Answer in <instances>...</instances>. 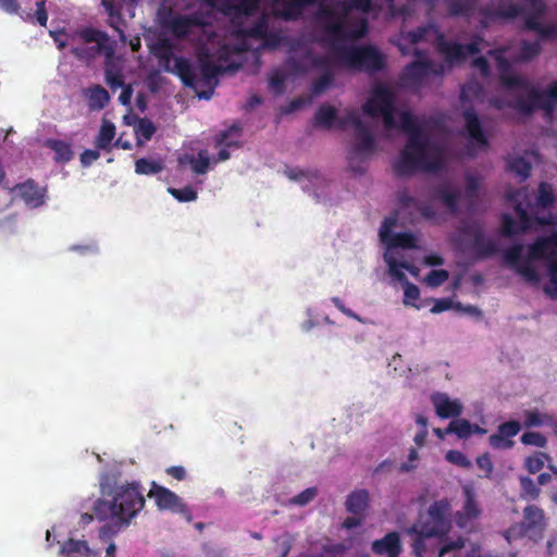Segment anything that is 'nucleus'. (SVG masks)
<instances>
[{
	"instance_id": "1",
	"label": "nucleus",
	"mask_w": 557,
	"mask_h": 557,
	"mask_svg": "<svg viewBox=\"0 0 557 557\" xmlns=\"http://www.w3.org/2000/svg\"><path fill=\"white\" fill-rule=\"evenodd\" d=\"M399 128L407 135V141L393 163L397 176L407 177L418 172L436 173L444 169V146L431 140L412 113L405 111L400 114Z\"/></svg>"
},
{
	"instance_id": "2",
	"label": "nucleus",
	"mask_w": 557,
	"mask_h": 557,
	"mask_svg": "<svg viewBox=\"0 0 557 557\" xmlns=\"http://www.w3.org/2000/svg\"><path fill=\"white\" fill-rule=\"evenodd\" d=\"M120 473L106 472L99 484L102 497L92 506L95 517L107 521L110 517H121L124 522H131L145 506V497L137 482L119 484Z\"/></svg>"
},
{
	"instance_id": "3",
	"label": "nucleus",
	"mask_w": 557,
	"mask_h": 557,
	"mask_svg": "<svg viewBox=\"0 0 557 557\" xmlns=\"http://www.w3.org/2000/svg\"><path fill=\"white\" fill-rule=\"evenodd\" d=\"M505 53V48L488 51V54L497 62L502 84L510 89L516 88L528 91L525 96L518 97L511 107L524 115H531L536 110H542L545 119H552L557 106V81L550 83L546 90H540L531 86L525 78L508 73L510 64Z\"/></svg>"
},
{
	"instance_id": "4",
	"label": "nucleus",
	"mask_w": 557,
	"mask_h": 557,
	"mask_svg": "<svg viewBox=\"0 0 557 557\" xmlns=\"http://www.w3.org/2000/svg\"><path fill=\"white\" fill-rule=\"evenodd\" d=\"M160 60L164 71L177 75L185 86L191 88H196L198 85L209 87V91L199 94V98L207 100L211 98L213 89L218 85V76L227 70L215 64L208 50L200 51L198 55L199 76L190 61L184 57H174L170 47L160 55Z\"/></svg>"
},
{
	"instance_id": "5",
	"label": "nucleus",
	"mask_w": 557,
	"mask_h": 557,
	"mask_svg": "<svg viewBox=\"0 0 557 557\" xmlns=\"http://www.w3.org/2000/svg\"><path fill=\"white\" fill-rule=\"evenodd\" d=\"M407 533L412 537V553L416 557H446L450 552L458 553L466 545L463 537L447 541L445 534H431L417 525L409 528Z\"/></svg>"
},
{
	"instance_id": "6",
	"label": "nucleus",
	"mask_w": 557,
	"mask_h": 557,
	"mask_svg": "<svg viewBox=\"0 0 557 557\" xmlns=\"http://www.w3.org/2000/svg\"><path fill=\"white\" fill-rule=\"evenodd\" d=\"M337 60L346 67L373 74L384 70L385 55L374 46H350L333 48Z\"/></svg>"
},
{
	"instance_id": "7",
	"label": "nucleus",
	"mask_w": 557,
	"mask_h": 557,
	"mask_svg": "<svg viewBox=\"0 0 557 557\" xmlns=\"http://www.w3.org/2000/svg\"><path fill=\"white\" fill-rule=\"evenodd\" d=\"M547 525L545 511L536 505H528L523 509L522 520L512 524L504 535L508 542L520 537L539 542L544 537Z\"/></svg>"
},
{
	"instance_id": "8",
	"label": "nucleus",
	"mask_w": 557,
	"mask_h": 557,
	"mask_svg": "<svg viewBox=\"0 0 557 557\" xmlns=\"http://www.w3.org/2000/svg\"><path fill=\"white\" fill-rule=\"evenodd\" d=\"M530 259H543L546 262L549 283L545 285L544 292L552 298H557V231L548 236L537 237L529 246Z\"/></svg>"
},
{
	"instance_id": "9",
	"label": "nucleus",
	"mask_w": 557,
	"mask_h": 557,
	"mask_svg": "<svg viewBox=\"0 0 557 557\" xmlns=\"http://www.w3.org/2000/svg\"><path fill=\"white\" fill-rule=\"evenodd\" d=\"M396 98L392 89L385 85L376 86L371 97L362 106L364 114L371 117L383 119L384 126L388 129L397 127L395 120Z\"/></svg>"
},
{
	"instance_id": "10",
	"label": "nucleus",
	"mask_w": 557,
	"mask_h": 557,
	"mask_svg": "<svg viewBox=\"0 0 557 557\" xmlns=\"http://www.w3.org/2000/svg\"><path fill=\"white\" fill-rule=\"evenodd\" d=\"M330 64V57L315 54L311 48L305 47L299 41L290 47L285 61L286 69L292 75H305L312 70L327 69Z\"/></svg>"
},
{
	"instance_id": "11",
	"label": "nucleus",
	"mask_w": 557,
	"mask_h": 557,
	"mask_svg": "<svg viewBox=\"0 0 557 557\" xmlns=\"http://www.w3.org/2000/svg\"><path fill=\"white\" fill-rule=\"evenodd\" d=\"M525 196L527 191L524 189H519L507 194V199L511 202H515V212L520 219V224H518L511 215L507 213L503 214L502 234L504 236L511 237L513 235L525 232L532 226L534 219L528 213L522 202L519 200L521 197ZM535 221L540 225H548L553 223L550 219L544 218H535Z\"/></svg>"
},
{
	"instance_id": "12",
	"label": "nucleus",
	"mask_w": 557,
	"mask_h": 557,
	"mask_svg": "<svg viewBox=\"0 0 557 557\" xmlns=\"http://www.w3.org/2000/svg\"><path fill=\"white\" fill-rule=\"evenodd\" d=\"M161 26L176 39H186L195 34L196 29L207 25L205 16L200 12L181 14L169 9L160 16Z\"/></svg>"
},
{
	"instance_id": "13",
	"label": "nucleus",
	"mask_w": 557,
	"mask_h": 557,
	"mask_svg": "<svg viewBox=\"0 0 557 557\" xmlns=\"http://www.w3.org/2000/svg\"><path fill=\"white\" fill-rule=\"evenodd\" d=\"M355 137L356 143L352 145L348 154V166L354 173L363 174L366 170L361 163L375 152L376 141L367 124H363L355 132Z\"/></svg>"
},
{
	"instance_id": "14",
	"label": "nucleus",
	"mask_w": 557,
	"mask_h": 557,
	"mask_svg": "<svg viewBox=\"0 0 557 557\" xmlns=\"http://www.w3.org/2000/svg\"><path fill=\"white\" fill-rule=\"evenodd\" d=\"M482 41V37L475 36L471 42L461 45L456 41L447 40L444 34L438 33L435 47L437 52L445 58V61L453 64L466 60L469 55L480 53V44Z\"/></svg>"
},
{
	"instance_id": "15",
	"label": "nucleus",
	"mask_w": 557,
	"mask_h": 557,
	"mask_svg": "<svg viewBox=\"0 0 557 557\" xmlns=\"http://www.w3.org/2000/svg\"><path fill=\"white\" fill-rule=\"evenodd\" d=\"M450 504L447 499L434 502L428 509L424 519H421L418 529L431 534H447L450 529Z\"/></svg>"
},
{
	"instance_id": "16",
	"label": "nucleus",
	"mask_w": 557,
	"mask_h": 557,
	"mask_svg": "<svg viewBox=\"0 0 557 557\" xmlns=\"http://www.w3.org/2000/svg\"><path fill=\"white\" fill-rule=\"evenodd\" d=\"M530 14L525 16L523 30L534 32L541 40L557 38V24H543L541 18L546 14L547 5L544 0H528Z\"/></svg>"
},
{
	"instance_id": "17",
	"label": "nucleus",
	"mask_w": 557,
	"mask_h": 557,
	"mask_svg": "<svg viewBox=\"0 0 557 557\" xmlns=\"http://www.w3.org/2000/svg\"><path fill=\"white\" fill-rule=\"evenodd\" d=\"M532 11L528 2L524 5L515 4L511 0H494L487 3L482 10L481 14L485 22H495L497 20L513 18L519 15L525 16Z\"/></svg>"
},
{
	"instance_id": "18",
	"label": "nucleus",
	"mask_w": 557,
	"mask_h": 557,
	"mask_svg": "<svg viewBox=\"0 0 557 557\" xmlns=\"http://www.w3.org/2000/svg\"><path fill=\"white\" fill-rule=\"evenodd\" d=\"M522 251L523 246L515 244L505 250L504 260L507 265L519 273L527 282L537 284L540 282V274L531 263L534 259H530L529 256L527 259H523Z\"/></svg>"
},
{
	"instance_id": "19",
	"label": "nucleus",
	"mask_w": 557,
	"mask_h": 557,
	"mask_svg": "<svg viewBox=\"0 0 557 557\" xmlns=\"http://www.w3.org/2000/svg\"><path fill=\"white\" fill-rule=\"evenodd\" d=\"M396 216H387L383 220L379 231L380 239L388 248L414 249L418 238L410 232L393 233L396 225Z\"/></svg>"
},
{
	"instance_id": "20",
	"label": "nucleus",
	"mask_w": 557,
	"mask_h": 557,
	"mask_svg": "<svg viewBox=\"0 0 557 557\" xmlns=\"http://www.w3.org/2000/svg\"><path fill=\"white\" fill-rule=\"evenodd\" d=\"M444 66L442 64L435 65L431 60H414L405 66L400 74V81L404 85H420L424 78L433 75H442Z\"/></svg>"
},
{
	"instance_id": "21",
	"label": "nucleus",
	"mask_w": 557,
	"mask_h": 557,
	"mask_svg": "<svg viewBox=\"0 0 557 557\" xmlns=\"http://www.w3.org/2000/svg\"><path fill=\"white\" fill-rule=\"evenodd\" d=\"M148 497L154 499L156 505L160 510H170L176 513L188 512L187 506L178 495L156 482L151 483Z\"/></svg>"
},
{
	"instance_id": "22",
	"label": "nucleus",
	"mask_w": 557,
	"mask_h": 557,
	"mask_svg": "<svg viewBox=\"0 0 557 557\" xmlns=\"http://www.w3.org/2000/svg\"><path fill=\"white\" fill-rule=\"evenodd\" d=\"M520 430L521 424L519 421L511 420L504 422L499 424L497 431L490 436L488 443L494 449H510L515 445L512 437H515Z\"/></svg>"
},
{
	"instance_id": "23",
	"label": "nucleus",
	"mask_w": 557,
	"mask_h": 557,
	"mask_svg": "<svg viewBox=\"0 0 557 557\" xmlns=\"http://www.w3.org/2000/svg\"><path fill=\"white\" fill-rule=\"evenodd\" d=\"M240 135L242 127L237 123L231 125L227 129H224L216 135L215 146L222 148L218 152L214 162H222L230 159L231 154L228 148L239 147L238 138L240 137Z\"/></svg>"
},
{
	"instance_id": "24",
	"label": "nucleus",
	"mask_w": 557,
	"mask_h": 557,
	"mask_svg": "<svg viewBox=\"0 0 557 557\" xmlns=\"http://www.w3.org/2000/svg\"><path fill=\"white\" fill-rule=\"evenodd\" d=\"M431 401L436 414L442 419L457 418L462 412V405L458 399H450L445 393H434Z\"/></svg>"
},
{
	"instance_id": "25",
	"label": "nucleus",
	"mask_w": 557,
	"mask_h": 557,
	"mask_svg": "<svg viewBox=\"0 0 557 557\" xmlns=\"http://www.w3.org/2000/svg\"><path fill=\"white\" fill-rule=\"evenodd\" d=\"M431 197L440 200L450 213L458 212V203L461 198V191L457 187H453L448 183H442L431 190Z\"/></svg>"
},
{
	"instance_id": "26",
	"label": "nucleus",
	"mask_w": 557,
	"mask_h": 557,
	"mask_svg": "<svg viewBox=\"0 0 557 557\" xmlns=\"http://www.w3.org/2000/svg\"><path fill=\"white\" fill-rule=\"evenodd\" d=\"M372 552L379 556L399 557L403 552L399 533L388 532L384 537L372 543Z\"/></svg>"
},
{
	"instance_id": "27",
	"label": "nucleus",
	"mask_w": 557,
	"mask_h": 557,
	"mask_svg": "<svg viewBox=\"0 0 557 557\" xmlns=\"http://www.w3.org/2000/svg\"><path fill=\"white\" fill-rule=\"evenodd\" d=\"M467 133L472 141L480 148L488 146L487 137L484 135L478 113L473 108H468L462 113Z\"/></svg>"
},
{
	"instance_id": "28",
	"label": "nucleus",
	"mask_w": 557,
	"mask_h": 557,
	"mask_svg": "<svg viewBox=\"0 0 557 557\" xmlns=\"http://www.w3.org/2000/svg\"><path fill=\"white\" fill-rule=\"evenodd\" d=\"M465 504L456 515L457 523L465 527L468 522L476 519L481 515V508L475 499V493L470 486L463 487Z\"/></svg>"
},
{
	"instance_id": "29",
	"label": "nucleus",
	"mask_w": 557,
	"mask_h": 557,
	"mask_svg": "<svg viewBox=\"0 0 557 557\" xmlns=\"http://www.w3.org/2000/svg\"><path fill=\"white\" fill-rule=\"evenodd\" d=\"M76 37L86 44H97L95 47H91L92 53L90 55L100 53L104 48V44L109 39L107 33L89 26L77 29L71 37V40L74 41Z\"/></svg>"
},
{
	"instance_id": "30",
	"label": "nucleus",
	"mask_w": 557,
	"mask_h": 557,
	"mask_svg": "<svg viewBox=\"0 0 557 557\" xmlns=\"http://www.w3.org/2000/svg\"><path fill=\"white\" fill-rule=\"evenodd\" d=\"M22 199L32 208H38L45 203L46 190L38 186L33 180L16 185Z\"/></svg>"
},
{
	"instance_id": "31",
	"label": "nucleus",
	"mask_w": 557,
	"mask_h": 557,
	"mask_svg": "<svg viewBox=\"0 0 557 557\" xmlns=\"http://www.w3.org/2000/svg\"><path fill=\"white\" fill-rule=\"evenodd\" d=\"M83 95L90 111H100L110 102V95L108 90L98 84L84 89Z\"/></svg>"
},
{
	"instance_id": "32",
	"label": "nucleus",
	"mask_w": 557,
	"mask_h": 557,
	"mask_svg": "<svg viewBox=\"0 0 557 557\" xmlns=\"http://www.w3.org/2000/svg\"><path fill=\"white\" fill-rule=\"evenodd\" d=\"M259 5L260 0H240L238 3H234L233 0H222L220 11L226 15L232 13L251 15Z\"/></svg>"
},
{
	"instance_id": "33",
	"label": "nucleus",
	"mask_w": 557,
	"mask_h": 557,
	"mask_svg": "<svg viewBox=\"0 0 557 557\" xmlns=\"http://www.w3.org/2000/svg\"><path fill=\"white\" fill-rule=\"evenodd\" d=\"M346 510L355 516H364L369 507V492L367 490H356L351 492L345 503Z\"/></svg>"
},
{
	"instance_id": "34",
	"label": "nucleus",
	"mask_w": 557,
	"mask_h": 557,
	"mask_svg": "<svg viewBox=\"0 0 557 557\" xmlns=\"http://www.w3.org/2000/svg\"><path fill=\"white\" fill-rule=\"evenodd\" d=\"M59 554L63 557H90L94 556L88 543L84 540L69 539L61 547Z\"/></svg>"
},
{
	"instance_id": "35",
	"label": "nucleus",
	"mask_w": 557,
	"mask_h": 557,
	"mask_svg": "<svg viewBox=\"0 0 557 557\" xmlns=\"http://www.w3.org/2000/svg\"><path fill=\"white\" fill-rule=\"evenodd\" d=\"M101 4L109 15V25L120 35V38L124 40L125 34L121 27L123 18L120 7L113 0H101Z\"/></svg>"
},
{
	"instance_id": "36",
	"label": "nucleus",
	"mask_w": 557,
	"mask_h": 557,
	"mask_svg": "<svg viewBox=\"0 0 557 557\" xmlns=\"http://www.w3.org/2000/svg\"><path fill=\"white\" fill-rule=\"evenodd\" d=\"M115 137V125L109 120H102L99 134L95 139V146L98 149L109 151L111 149L112 140Z\"/></svg>"
},
{
	"instance_id": "37",
	"label": "nucleus",
	"mask_w": 557,
	"mask_h": 557,
	"mask_svg": "<svg viewBox=\"0 0 557 557\" xmlns=\"http://www.w3.org/2000/svg\"><path fill=\"white\" fill-rule=\"evenodd\" d=\"M45 145L47 148L54 151L55 162L66 163L73 159L74 152L69 143L60 139H47Z\"/></svg>"
},
{
	"instance_id": "38",
	"label": "nucleus",
	"mask_w": 557,
	"mask_h": 557,
	"mask_svg": "<svg viewBox=\"0 0 557 557\" xmlns=\"http://www.w3.org/2000/svg\"><path fill=\"white\" fill-rule=\"evenodd\" d=\"M109 522L104 523L98 532V536L102 542H111L121 530L127 527L131 522H124L121 517H110Z\"/></svg>"
},
{
	"instance_id": "39",
	"label": "nucleus",
	"mask_w": 557,
	"mask_h": 557,
	"mask_svg": "<svg viewBox=\"0 0 557 557\" xmlns=\"http://www.w3.org/2000/svg\"><path fill=\"white\" fill-rule=\"evenodd\" d=\"M520 492L519 497L523 500L533 502L541 495V488L537 483L530 476H519Z\"/></svg>"
},
{
	"instance_id": "40",
	"label": "nucleus",
	"mask_w": 557,
	"mask_h": 557,
	"mask_svg": "<svg viewBox=\"0 0 557 557\" xmlns=\"http://www.w3.org/2000/svg\"><path fill=\"white\" fill-rule=\"evenodd\" d=\"M335 120L336 110L329 104L320 106L314 115V124L326 129H330L334 125Z\"/></svg>"
},
{
	"instance_id": "41",
	"label": "nucleus",
	"mask_w": 557,
	"mask_h": 557,
	"mask_svg": "<svg viewBox=\"0 0 557 557\" xmlns=\"http://www.w3.org/2000/svg\"><path fill=\"white\" fill-rule=\"evenodd\" d=\"M320 70L323 71V74L319 78L313 81V83L311 84L310 90L313 96H319V95L323 94L325 90H327L333 85V82H334V75L332 72V63L330 64V66L327 69H320Z\"/></svg>"
},
{
	"instance_id": "42",
	"label": "nucleus",
	"mask_w": 557,
	"mask_h": 557,
	"mask_svg": "<svg viewBox=\"0 0 557 557\" xmlns=\"http://www.w3.org/2000/svg\"><path fill=\"white\" fill-rule=\"evenodd\" d=\"M445 433H454L458 438H468L473 434V424L466 419L453 420L445 429Z\"/></svg>"
},
{
	"instance_id": "43",
	"label": "nucleus",
	"mask_w": 557,
	"mask_h": 557,
	"mask_svg": "<svg viewBox=\"0 0 557 557\" xmlns=\"http://www.w3.org/2000/svg\"><path fill=\"white\" fill-rule=\"evenodd\" d=\"M386 262L389 267L391 273L400 282H406L408 280L406 278V275L398 270V268L407 270L413 276L419 274V269L406 261L397 262L393 258H386Z\"/></svg>"
},
{
	"instance_id": "44",
	"label": "nucleus",
	"mask_w": 557,
	"mask_h": 557,
	"mask_svg": "<svg viewBox=\"0 0 557 557\" xmlns=\"http://www.w3.org/2000/svg\"><path fill=\"white\" fill-rule=\"evenodd\" d=\"M473 249L481 258L494 256L498 251L497 244L491 238H485L484 234L473 242Z\"/></svg>"
},
{
	"instance_id": "45",
	"label": "nucleus",
	"mask_w": 557,
	"mask_h": 557,
	"mask_svg": "<svg viewBox=\"0 0 557 557\" xmlns=\"http://www.w3.org/2000/svg\"><path fill=\"white\" fill-rule=\"evenodd\" d=\"M163 165L160 161L150 160L147 158H140L135 162V171L141 175H152L160 173Z\"/></svg>"
},
{
	"instance_id": "46",
	"label": "nucleus",
	"mask_w": 557,
	"mask_h": 557,
	"mask_svg": "<svg viewBox=\"0 0 557 557\" xmlns=\"http://www.w3.org/2000/svg\"><path fill=\"white\" fill-rule=\"evenodd\" d=\"M449 16H465L468 17L473 11V3L463 0H450L447 4Z\"/></svg>"
},
{
	"instance_id": "47",
	"label": "nucleus",
	"mask_w": 557,
	"mask_h": 557,
	"mask_svg": "<svg viewBox=\"0 0 557 557\" xmlns=\"http://www.w3.org/2000/svg\"><path fill=\"white\" fill-rule=\"evenodd\" d=\"M268 30V21L261 16L252 26L242 29L240 34L248 38L262 39Z\"/></svg>"
},
{
	"instance_id": "48",
	"label": "nucleus",
	"mask_w": 557,
	"mask_h": 557,
	"mask_svg": "<svg viewBox=\"0 0 557 557\" xmlns=\"http://www.w3.org/2000/svg\"><path fill=\"white\" fill-rule=\"evenodd\" d=\"M555 196L553 187L546 183L542 182L539 186V194L536 197V206L541 208H548L554 205Z\"/></svg>"
},
{
	"instance_id": "49",
	"label": "nucleus",
	"mask_w": 557,
	"mask_h": 557,
	"mask_svg": "<svg viewBox=\"0 0 557 557\" xmlns=\"http://www.w3.org/2000/svg\"><path fill=\"white\" fill-rule=\"evenodd\" d=\"M541 41L542 40L540 38L539 40L535 41L522 40L519 60L530 61L536 55H539L542 50Z\"/></svg>"
},
{
	"instance_id": "50",
	"label": "nucleus",
	"mask_w": 557,
	"mask_h": 557,
	"mask_svg": "<svg viewBox=\"0 0 557 557\" xmlns=\"http://www.w3.org/2000/svg\"><path fill=\"white\" fill-rule=\"evenodd\" d=\"M508 168L511 172L516 173L522 181L530 176L531 164L522 157L513 158Z\"/></svg>"
},
{
	"instance_id": "51",
	"label": "nucleus",
	"mask_w": 557,
	"mask_h": 557,
	"mask_svg": "<svg viewBox=\"0 0 557 557\" xmlns=\"http://www.w3.org/2000/svg\"><path fill=\"white\" fill-rule=\"evenodd\" d=\"M335 122L338 128L345 129L350 125L355 128V132H357L364 124L355 111H349L345 116L342 117L336 116Z\"/></svg>"
},
{
	"instance_id": "52",
	"label": "nucleus",
	"mask_w": 557,
	"mask_h": 557,
	"mask_svg": "<svg viewBox=\"0 0 557 557\" xmlns=\"http://www.w3.org/2000/svg\"><path fill=\"white\" fill-rule=\"evenodd\" d=\"M169 193L181 202H188L197 199V191L191 186H185L183 188L170 187Z\"/></svg>"
},
{
	"instance_id": "53",
	"label": "nucleus",
	"mask_w": 557,
	"mask_h": 557,
	"mask_svg": "<svg viewBox=\"0 0 557 557\" xmlns=\"http://www.w3.org/2000/svg\"><path fill=\"white\" fill-rule=\"evenodd\" d=\"M459 232L463 236L472 238L473 242L484 234L483 226L479 222H462Z\"/></svg>"
},
{
	"instance_id": "54",
	"label": "nucleus",
	"mask_w": 557,
	"mask_h": 557,
	"mask_svg": "<svg viewBox=\"0 0 557 557\" xmlns=\"http://www.w3.org/2000/svg\"><path fill=\"white\" fill-rule=\"evenodd\" d=\"M318 495L317 487H308L298 495L289 499V505L293 506H306L311 503Z\"/></svg>"
},
{
	"instance_id": "55",
	"label": "nucleus",
	"mask_w": 557,
	"mask_h": 557,
	"mask_svg": "<svg viewBox=\"0 0 557 557\" xmlns=\"http://www.w3.org/2000/svg\"><path fill=\"white\" fill-rule=\"evenodd\" d=\"M449 277V273L447 270L440 269V270H432L425 277V283L430 287H438L443 285Z\"/></svg>"
},
{
	"instance_id": "56",
	"label": "nucleus",
	"mask_w": 557,
	"mask_h": 557,
	"mask_svg": "<svg viewBox=\"0 0 557 557\" xmlns=\"http://www.w3.org/2000/svg\"><path fill=\"white\" fill-rule=\"evenodd\" d=\"M446 460L463 469H470L472 467L470 459L459 450H448L446 453Z\"/></svg>"
},
{
	"instance_id": "57",
	"label": "nucleus",
	"mask_w": 557,
	"mask_h": 557,
	"mask_svg": "<svg viewBox=\"0 0 557 557\" xmlns=\"http://www.w3.org/2000/svg\"><path fill=\"white\" fill-rule=\"evenodd\" d=\"M404 283V304L406 306H414L416 308H419V306L414 305L413 301L418 300L420 297V289L417 285L410 283L409 281L403 282Z\"/></svg>"
},
{
	"instance_id": "58",
	"label": "nucleus",
	"mask_w": 557,
	"mask_h": 557,
	"mask_svg": "<svg viewBox=\"0 0 557 557\" xmlns=\"http://www.w3.org/2000/svg\"><path fill=\"white\" fill-rule=\"evenodd\" d=\"M545 457L546 455L543 453H537L534 456L528 457L524 461L525 469L532 474L540 472L544 467Z\"/></svg>"
},
{
	"instance_id": "59",
	"label": "nucleus",
	"mask_w": 557,
	"mask_h": 557,
	"mask_svg": "<svg viewBox=\"0 0 557 557\" xmlns=\"http://www.w3.org/2000/svg\"><path fill=\"white\" fill-rule=\"evenodd\" d=\"M261 40V48L273 50L277 49L282 45L284 37L277 32L268 30L265 33V37H263Z\"/></svg>"
},
{
	"instance_id": "60",
	"label": "nucleus",
	"mask_w": 557,
	"mask_h": 557,
	"mask_svg": "<svg viewBox=\"0 0 557 557\" xmlns=\"http://www.w3.org/2000/svg\"><path fill=\"white\" fill-rule=\"evenodd\" d=\"M136 133L138 137L150 140L156 133V126L150 120L143 119L137 125Z\"/></svg>"
},
{
	"instance_id": "61",
	"label": "nucleus",
	"mask_w": 557,
	"mask_h": 557,
	"mask_svg": "<svg viewBox=\"0 0 557 557\" xmlns=\"http://www.w3.org/2000/svg\"><path fill=\"white\" fill-rule=\"evenodd\" d=\"M521 442L524 445H532V446H536V447H541V448L545 447L547 444L546 437L543 434L537 433V432H525L521 436Z\"/></svg>"
},
{
	"instance_id": "62",
	"label": "nucleus",
	"mask_w": 557,
	"mask_h": 557,
	"mask_svg": "<svg viewBox=\"0 0 557 557\" xmlns=\"http://www.w3.org/2000/svg\"><path fill=\"white\" fill-rule=\"evenodd\" d=\"M326 33L335 39L347 38V29L342 21L330 23L325 27Z\"/></svg>"
},
{
	"instance_id": "63",
	"label": "nucleus",
	"mask_w": 557,
	"mask_h": 557,
	"mask_svg": "<svg viewBox=\"0 0 557 557\" xmlns=\"http://www.w3.org/2000/svg\"><path fill=\"white\" fill-rule=\"evenodd\" d=\"M210 159L207 151L201 150L198 153V159L193 162V171L197 174H206L208 172Z\"/></svg>"
},
{
	"instance_id": "64",
	"label": "nucleus",
	"mask_w": 557,
	"mask_h": 557,
	"mask_svg": "<svg viewBox=\"0 0 557 557\" xmlns=\"http://www.w3.org/2000/svg\"><path fill=\"white\" fill-rule=\"evenodd\" d=\"M369 30V24L366 18H362L357 26L347 30V38L349 39H360L363 38Z\"/></svg>"
}]
</instances>
